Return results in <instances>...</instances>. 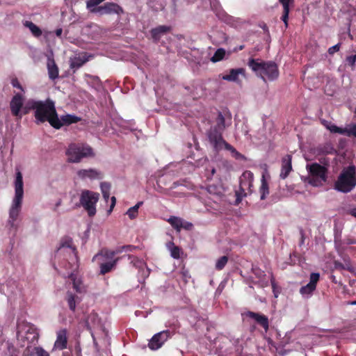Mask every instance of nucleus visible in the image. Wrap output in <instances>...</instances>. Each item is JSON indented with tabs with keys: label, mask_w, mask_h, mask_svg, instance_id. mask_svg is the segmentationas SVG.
Wrapping results in <instances>:
<instances>
[{
	"label": "nucleus",
	"mask_w": 356,
	"mask_h": 356,
	"mask_svg": "<svg viewBox=\"0 0 356 356\" xmlns=\"http://www.w3.org/2000/svg\"><path fill=\"white\" fill-rule=\"evenodd\" d=\"M26 108L34 111V116L37 123L48 121L49 124L56 129H59L65 124L75 123L79 118L72 115H62L58 117L56 111L54 102L50 99L39 101L30 99L26 104Z\"/></svg>",
	"instance_id": "nucleus-1"
},
{
	"label": "nucleus",
	"mask_w": 356,
	"mask_h": 356,
	"mask_svg": "<svg viewBox=\"0 0 356 356\" xmlns=\"http://www.w3.org/2000/svg\"><path fill=\"white\" fill-rule=\"evenodd\" d=\"M15 195L12 200L9 209V218L8 226L10 229L16 230L17 224V219L21 212L23 197H24V182L22 174L19 170L16 172L14 181Z\"/></svg>",
	"instance_id": "nucleus-2"
},
{
	"label": "nucleus",
	"mask_w": 356,
	"mask_h": 356,
	"mask_svg": "<svg viewBox=\"0 0 356 356\" xmlns=\"http://www.w3.org/2000/svg\"><path fill=\"white\" fill-rule=\"evenodd\" d=\"M56 257L58 259L66 260V262L61 264L65 270L71 269L77 270L79 268V260L72 241L70 238L61 240L59 247L56 251Z\"/></svg>",
	"instance_id": "nucleus-3"
},
{
	"label": "nucleus",
	"mask_w": 356,
	"mask_h": 356,
	"mask_svg": "<svg viewBox=\"0 0 356 356\" xmlns=\"http://www.w3.org/2000/svg\"><path fill=\"white\" fill-rule=\"evenodd\" d=\"M134 248L131 245L122 246L115 250H103L93 257V261L97 262L100 267V273L104 275L110 272L115 266L118 259L114 257L123 251H131Z\"/></svg>",
	"instance_id": "nucleus-4"
},
{
	"label": "nucleus",
	"mask_w": 356,
	"mask_h": 356,
	"mask_svg": "<svg viewBox=\"0 0 356 356\" xmlns=\"http://www.w3.org/2000/svg\"><path fill=\"white\" fill-rule=\"evenodd\" d=\"M248 65L264 81L266 80L274 81L279 76L277 66L273 62H264L259 59H250Z\"/></svg>",
	"instance_id": "nucleus-5"
},
{
	"label": "nucleus",
	"mask_w": 356,
	"mask_h": 356,
	"mask_svg": "<svg viewBox=\"0 0 356 356\" xmlns=\"http://www.w3.org/2000/svg\"><path fill=\"white\" fill-rule=\"evenodd\" d=\"M17 337L22 347L29 348L37 343L39 334L35 325L28 322H22L18 325Z\"/></svg>",
	"instance_id": "nucleus-6"
},
{
	"label": "nucleus",
	"mask_w": 356,
	"mask_h": 356,
	"mask_svg": "<svg viewBox=\"0 0 356 356\" xmlns=\"http://www.w3.org/2000/svg\"><path fill=\"white\" fill-rule=\"evenodd\" d=\"M65 154L69 163H79L84 158L93 156L92 148L86 144L72 143L66 149Z\"/></svg>",
	"instance_id": "nucleus-7"
},
{
	"label": "nucleus",
	"mask_w": 356,
	"mask_h": 356,
	"mask_svg": "<svg viewBox=\"0 0 356 356\" xmlns=\"http://www.w3.org/2000/svg\"><path fill=\"white\" fill-rule=\"evenodd\" d=\"M356 186V170L353 165L343 170L335 182V188L343 193L350 192Z\"/></svg>",
	"instance_id": "nucleus-8"
},
{
	"label": "nucleus",
	"mask_w": 356,
	"mask_h": 356,
	"mask_svg": "<svg viewBox=\"0 0 356 356\" xmlns=\"http://www.w3.org/2000/svg\"><path fill=\"white\" fill-rule=\"evenodd\" d=\"M99 199V195L98 193L89 190H83L81 191L79 202L90 217H92L96 214V204Z\"/></svg>",
	"instance_id": "nucleus-9"
},
{
	"label": "nucleus",
	"mask_w": 356,
	"mask_h": 356,
	"mask_svg": "<svg viewBox=\"0 0 356 356\" xmlns=\"http://www.w3.org/2000/svg\"><path fill=\"white\" fill-rule=\"evenodd\" d=\"M215 131H212L209 134V140L210 145L216 151H220L222 149H227L232 154V156L236 159H243L244 156L236 151L232 145L227 143L221 136L220 134Z\"/></svg>",
	"instance_id": "nucleus-10"
},
{
	"label": "nucleus",
	"mask_w": 356,
	"mask_h": 356,
	"mask_svg": "<svg viewBox=\"0 0 356 356\" xmlns=\"http://www.w3.org/2000/svg\"><path fill=\"white\" fill-rule=\"evenodd\" d=\"M306 168L308 171V181L312 186H319L326 181L327 170L325 167L314 163L307 164Z\"/></svg>",
	"instance_id": "nucleus-11"
},
{
	"label": "nucleus",
	"mask_w": 356,
	"mask_h": 356,
	"mask_svg": "<svg viewBox=\"0 0 356 356\" xmlns=\"http://www.w3.org/2000/svg\"><path fill=\"white\" fill-rule=\"evenodd\" d=\"M253 180L254 175L252 172L245 171L242 174L240 178L239 190L236 192L237 202H241L243 197L252 193Z\"/></svg>",
	"instance_id": "nucleus-12"
},
{
	"label": "nucleus",
	"mask_w": 356,
	"mask_h": 356,
	"mask_svg": "<svg viewBox=\"0 0 356 356\" xmlns=\"http://www.w3.org/2000/svg\"><path fill=\"white\" fill-rule=\"evenodd\" d=\"M323 124L331 133L356 138V123L346 124L345 127H339L328 121H323Z\"/></svg>",
	"instance_id": "nucleus-13"
},
{
	"label": "nucleus",
	"mask_w": 356,
	"mask_h": 356,
	"mask_svg": "<svg viewBox=\"0 0 356 356\" xmlns=\"http://www.w3.org/2000/svg\"><path fill=\"white\" fill-rule=\"evenodd\" d=\"M77 270H72L71 269L67 270L65 273L68 276L72 282V286L76 293L79 295H84L86 293V286L83 283L80 276L76 273Z\"/></svg>",
	"instance_id": "nucleus-14"
},
{
	"label": "nucleus",
	"mask_w": 356,
	"mask_h": 356,
	"mask_svg": "<svg viewBox=\"0 0 356 356\" xmlns=\"http://www.w3.org/2000/svg\"><path fill=\"white\" fill-rule=\"evenodd\" d=\"M89 10L92 13H99L101 15H120L123 13L122 8L115 3H106L104 6L98 8H92Z\"/></svg>",
	"instance_id": "nucleus-15"
},
{
	"label": "nucleus",
	"mask_w": 356,
	"mask_h": 356,
	"mask_svg": "<svg viewBox=\"0 0 356 356\" xmlns=\"http://www.w3.org/2000/svg\"><path fill=\"white\" fill-rule=\"evenodd\" d=\"M76 177L79 179L86 180H99L103 178V174L101 171L95 168L81 169L76 172Z\"/></svg>",
	"instance_id": "nucleus-16"
},
{
	"label": "nucleus",
	"mask_w": 356,
	"mask_h": 356,
	"mask_svg": "<svg viewBox=\"0 0 356 356\" xmlns=\"http://www.w3.org/2000/svg\"><path fill=\"white\" fill-rule=\"evenodd\" d=\"M319 277L320 275L317 273H313L310 275L309 282L300 289V293L304 298H308L311 296L316 289Z\"/></svg>",
	"instance_id": "nucleus-17"
},
{
	"label": "nucleus",
	"mask_w": 356,
	"mask_h": 356,
	"mask_svg": "<svg viewBox=\"0 0 356 356\" xmlns=\"http://www.w3.org/2000/svg\"><path fill=\"white\" fill-rule=\"evenodd\" d=\"M245 70L243 68H236L230 70L227 74L222 76V79L227 81L241 84L242 79H245Z\"/></svg>",
	"instance_id": "nucleus-18"
},
{
	"label": "nucleus",
	"mask_w": 356,
	"mask_h": 356,
	"mask_svg": "<svg viewBox=\"0 0 356 356\" xmlns=\"http://www.w3.org/2000/svg\"><path fill=\"white\" fill-rule=\"evenodd\" d=\"M169 338V332L168 331L160 332L154 334L150 339L148 346L151 350H158Z\"/></svg>",
	"instance_id": "nucleus-19"
},
{
	"label": "nucleus",
	"mask_w": 356,
	"mask_h": 356,
	"mask_svg": "<svg viewBox=\"0 0 356 356\" xmlns=\"http://www.w3.org/2000/svg\"><path fill=\"white\" fill-rule=\"evenodd\" d=\"M24 98L22 95L16 94L10 102V109L13 115L21 118V109L22 108Z\"/></svg>",
	"instance_id": "nucleus-20"
},
{
	"label": "nucleus",
	"mask_w": 356,
	"mask_h": 356,
	"mask_svg": "<svg viewBox=\"0 0 356 356\" xmlns=\"http://www.w3.org/2000/svg\"><path fill=\"white\" fill-rule=\"evenodd\" d=\"M270 179V175L268 170L265 168L262 172L261 178V186L259 187V193L261 194V200H265L269 194V186L268 181Z\"/></svg>",
	"instance_id": "nucleus-21"
},
{
	"label": "nucleus",
	"mask_w": 356,
	"mask_h": 356,
	"mask_svg": "<svg viewBox=\"0 0 356 356\" xmlns=\"http://www.w3.org/2000/svg\"><path fill=\"white\" fill-rule=\"evenodd\" d=\"M67 330L61 329L56 332V339L54 342L53 350H63L67 347Z\"/></svg>",
	"instance_id": "nucleus-22"
},
{
	"label": "nucleus",
	"mask_w": 356,
	"mask_h": 356,
	"mask_svg": "<svg viewBox=\"0 0 356 356\" xmlns=\"http://www.w3.org/2000/svg\"><path fill=\"white\" fill-rule=\"evenodd\" d=\"M83 296V295L74 293L72 291H68L67 293L65 300L70 310L75 311L76 305L82 300Z\"/></svg>",
	"instance_id": "nucleus-23"
},
{
	"label": "nucleus",
	"mask_w": 356,
	"mask_h": 356,
	"mask_svg": "<svg viewBox=\"0 0 356 356\" xmlns=\"http://www.w3.org/2000/svg\"><path fill=\"white\" fill-rule=\"evenodd\" d=\"M90 56L85 54L76 55L70 58V67L74 70L81 67L83 64L89 60Z\"/></svg>",
	"instance_id": "nucleus-24"
},
{
	"label": "nucleus",
	"mask_w": 356,
	"mask_h": 356,
	"mask_svg": "<svg viewBox=\"0 0 356 356\" xmlns=\"http://www.w3.org/2000/svg\"><path fill=\"white\" fill-rule=\"evenodd\" d=\"M292 170L291 156H285L282 161V168L280 177L281 179H286Z\"/></svg>",
	"instance_id": "nucleus-25"
},
{
	"label": "nucleus",
	"mask_w": 356,
	"mask_h": 356,
	"mask_svg": "<svg viewBox=\"0 0 356 356\" xmlns=\"http://www.w3.org/2000/svg\"><path fill=\"white\" fill-rule=\"evenodd\" d=\"M245 315L252 319H254L257 323L261 325L266 331L268 329V318L261 314L254 313L252 312H248Z\"/></svg>",
	"instance_id": "nucleus-26"
},
{
	"label": "nucleus",
	"mask_w": 356,
	"mask_h": 356,
	"mask_svg": "<svg viewBox=\"0 0 356 356\" xmlns=\"http://www.w3.org/2000/svg\"><path fill=\"white\" fill-rule=\"evenodd\" d=\"M87 322L88 324L92 326L94 329L102 330L104 334L106 335V332L103 327L102 321L97 314H91L88 316Z\"/></svg>",
	"instance_id": "nucleus-27"
},
{
	"label": "nucleus",
	"mask_w": 356,
	"mask_h": 356,
	"mask_svg": "<svg viewBox=\"0 0 356 356\" xmlns=\"http://www.w3.org/2000/svg\"><path fill=\"white\" fill-rule=\"evenodd\" d=\"M168 222L177 231H180V229L182 227H184L185 229H189L192 226V225L191 223L184 222L182 219L177 218V217L170 218L168 219Z\"/></svg>",
	"instance_id": "nucleus-28"
},
{
	"label": "nucleus",
	"mask_w": 356,
	"mask_h": 356,
	"mask_svg": "<svg viewBox=\"0 0 356 356\" xmlns=\"http://www.w3.org/2000/svg\"><path fill=\"white\" fill-rule=\"evenodd\" d=\"M47 68H48V74L49 76L51 79H55L58 76V67L54 60L50 58H48L47 61Z\"/></svg>",
	"instance_id": "nucleus-29"
},
{
	"label": "nucleus",
	"mask_w": 356,
	"mask_h": 356,
	"mask_svg": "<svg viewBox=\"0 0 356 356\" xmlns=\"http://www.w3.org/2000/svg\"><path fill=\"white\" fill-rule=\"evenodd\" d=\"M168 30L169 27L166 26H159L152 30V36L155 40H159L161 35L166 33Z\"/></svg>",
	"instance_id": "nucleus-30"
},
{
	"label": "nucleus",
	"mask_w": 356,
	"mask_h": 356,
	"mask_svg": "<svg viewBox=\"0 0 356 356\" xmlns=\"http://www.w3.org/2000/svg\"><path fill=\"white\" fill-rule=\"evenodd\" d=\"M23 24L25 27L28 28L30 30V31L34 36L39 37L42 35L41 29L32 22L25 21L24 22Z\"/></svg>",
	"instance_id": "nucleus-31"
},
{
	"label": "nucleus",
	"mask_w": 356,
	"mask_h": 356,
	"mask_svg": "<svg viewBox=\"0 0 356 356\" xmlns=\"http://www.w3.org/2000/svg\"><path fill=\"white\" fill-rule=\"evenodd\" d=\"M216 121H217V124H216V127H214L213 128H212V129L209 131V132L208 135H209L211 132H212V131H215L214 130H216L217 132L220 133V135L222 136V130L224 129V128H225V119H224V117L222 116V114H220H220L218 115V118H217Z\"/></svg>",
	"instance_id": "nucleus-32"
},
{
	"label": "nucleus",
	"mask_w": 356,
	"mask_h": 356,
	"mask_svg": "<svg viewBox=\"0 0 356 356\" xmlns=\"http://www.w3.org/2000/svg\"><path fill=\"white\" fill-rule=\"evenodd\" d=\"M143 204V202H138L135 206L129 208L126 214L129 216L130 219H134L137 217L138 213V209Z\"/></svg>",
	"instance_id": "nucleus-33"
},
{
	"label": "nucleus",
	"mask_w": 356,
	"mask_h": 356,
	"mask_svg": "<svg viewBox=\"0 0 356 356\" xmlns=\"http://www.w3.org/2000/svg\"><path fill=\"white\" fill-rule=\"evenodd\" d=\"M167 248L168 250L170 252V255L174 259H179L180 257V249L175 246L173 243H168L167 244Z\"/></svg>",
	"instance_id": "nucleus-34"
},
{
	"label": "nucleus",
	"mask_w": 356,
	"mask_h": 356,
	"mask_svg": "<svg viewBox=\"0 0 356 356\" xmlns=\"http://www.w3.org/2000/svg\"><path fill=\"white\" fill-rule=\"evenodd\" d=\"M225 54L226 51L224 49H218L214 55L211 57V60L213 63L218 62L225 58Z\"/></svg>",
	"instance_id": "nucleus-35"
},
{
	"label": "nucleus",
	"mask_w": 356,
	"mask_h": 356,
	"mask_svg": "<svg viewBox=\"0 0 356 356\" xmlns=\"http://www.w3.org/2000/svg\"><path fill=\"white\" fill-rule=\"evenodd\" d=\"M227 261H228V258L227 256H222V257H220L218 259H217V261L216 262V265H215L216 269L219 270H222L225 266Z\"/></svg>",
	"instance_id": "nucleus-36"
},
{
	"label": "nucleus",
	"mask_w": 356,
	"mask_h": 356,
	"mask_svg": "<svg viewBox=\"0 0 356 356\" xmlns=\"http://www.w3.org/2000/svg\"><path fill=\"white\" fill-rule=\"evenodd\" d=\"M33 356H49V354L43 348L38 346L34 348Z\"/></svg>",
	"instance_id": "nucleus-37"
},
{
	"label": "nucleus",
	"mask_w": 356,
	"mask_h": 356,
	"mask_svg": "<svg viewBox=\"0 0 356 356\" xmlns=\"http://www.w3.org/2000/svg\"><path fill=\"white\" fill-rule=\"evenodd\" d=\"M138 266V268H140L143 270V276H144V277L149 276V270L143 261H139Z\"/></svg>",
	"instance_id": "nucleus-38"
},
{
	"label": "nucleus",
	"mask_w": 356,
	"mask_h": 356,
	"mask_svg": "<svg viewBox=\"0 0 356 356\" xmlns=\"http://www.w3.org/2000/svg\"><path fill=\"white\" fill-rule=\"evenodd\" d=\"M102 193H108L111 190V185L107 182H102L100 184Z\"/></svg>",
	"instance_id": "nucleus-39"
},
{
	"label": "nucleus",
	"mask_w": 356,
	"mask_h": 356,
	"mask_svg": "<svg viewBox=\"0 0 356 356\" xmlns=\"http://www.w3.org/2000/svg\"><path fill=\"white\" fill-rule=\"evenodd\" d=\"M283 6V10H289L290 4L292 0H279Z\"/></svg>",
	"instance_id": "nucleus-40"
},
{
	"label": "nucleus",
	"mask_w": 356,
	"mask_h": 356,
	"mask_svg": "<svg viewBox=\"0 0 356 356\" xmlns=\"http://www.w3.org/2000/svg\"><path fill=\"white\" fill-rule=\"evenodd\" d=\"M86 77L88 78L87 81L89 83L90 81H91L92 83H94L95 85L99 86V80L97 77H95L90 75H86Z\"/></svg>",
	"instance_id": "nucleus-41"
},
{
	"label": "nucleus",
	"mask_w": 356,
	"mask_h": 356,
	"mask_svg": "<svg viewBox=\"0 0 356 356\" xmlns=\"http://www.w3.org/2000/svg\"><path fill=\"white\" fill-rule=\"evenodd\" d=\"M339 48H340V44L338 43V44L330 47L328 49V53L330 54H333L335 52L338 51L339 50Z\"/></svg>",
	"instance_id": "nucleus-42"
},
{
	"label": "nucleus",
	"mask_w": 356,
	"mask_h": 356,
	"mask_svg": "<svg viewBox=\"0 0 356 356\" xmlns=\"http://www.w3.org/2000/svg\"><path fill=\"white\" fill-rule=\"evenodd\" d=\"M346 60L349 65L353 66L356 62V55L348 56Z\"/></svg>",
	"instance_id": "nucleus-43"
},
{
	"label": "nucleus",
	"mask_w": 356,
	"mask_h": 356,
	"mask_svg": "<svg viewBox=\"0 0 356 356\" xmlns=\"http://www.w3.org/2000/svg\"><path fill=\"white\" fill-rule=\"evenodd\" d=\"M111 203L110 209L108 210V214H110L112 212V211L115 205V203H116V199L114 196L111 197Z\"/></svg>",
	"instance_id": "nucleus-44"
},
{
	"label": "nucleus",
	"mask_w": 356,
	"mask_h": 356,
	"mask_svg": "<svg viewBox=\"0 0 356 356\" xmlns=\"http://www.w3.org/2000/svg\"><path fill=\"white\" fill-rule=\"evenodd\" d=\"M289 10H283V15H282V19L283 22H284L286 26H287V19L289 17Z\"/></svg>",
	"instance_id": "nucleus-45"
},
{
	"label": "nucleus",
	"mask_w": 356,
	"mask_h": 356,
	"mask_svg": "<svg viewBox=\"0 0 356 356\" xmlns=\"http://www.w3.org/2000/svg\"><path fill=\"white\" fill-rule=\"evenodd\" d=\"M12 85L14 88H17L19 90H21L22 91H24L23 88H22V86H21V84L19 83V82L18 81V80L17 79H13L12 81Z\"/></svg>",
	"instance_id": "nucleus-46"
},
{
	"label": "nucleus",
	"mask_w": 356,
	"mask_h": 356,
	"mask_svg": "<svg viewBox=\"0 0 356 356\" xmlns=\"http://www.w3.org/2000/svg\"><path fill=\"white\" fill-rule=\"evenodd\" d=\"M348 213L354 216L355 218H356V207L355 208H353V209H350L348 211Z\"/></svg>",
	"instance_id": "nucleus-47"
},
{
	"label": "nucleus",
	"mask_w": 356,
	"mask_h": 356,
	"mask_svg": "<svg viewBox=\"0 0 356 356\" xmlns=\"http://www.w3.org/2000/svg\"><path fill=\"white\" fill-rule=\"evenodd\" d=\"M102 195H103L104 199L106 201H108L109 196H110V192L102 193Z\"/></svg>",
	"instance_id": "nucleus-48"
},
{
	"label": "nucleus",
	"mask_w": 356,
	"mask_h": 356,
	"mask_svg": "<svg viewBox=\"0 0 356 356\" xmlns=\"http://www.w3.org/2000/svg\"><path fill=\"white\" fill-rule=\"evenodd\" d=\"M62 33H63V29H56V35L58 36V37H60L61 35H62Z\"/></svg>",
	"instance_id": "nucleus-49"
},
{
	"label": "nucleus",
	"mask_w": 356,
	"mask_h": 356,
	"mask_svg": "<svg viewBox=\"0 0 356 356\" xmlns=\"http://www.w3.org/2000/svg\"><path fill=\"white\" fill-rule=\"evenodd\" d=\"M92 338H93L94 343H95V345H97V338H96V337H95V334L93 332L92 333Z\"/></svg>",
	"instance_id": "nucleus-50"
},
{
	"label": "nucleus",
	"mask_w": 356,
	"mask_h": 356,
	"mask_svg": "<svg viewBox=\"0 0 356 356\" xmlns=\"http://www.w3.org/2000/svg\"><path fill=\"white\" fill-rule=\"evenodd\" d=\"M215 172H216L215 169H214V168H212V170H211V173H212V175H213V174L215 173Z\"/></svg>",
	"instance_id": "nucleus-51"
},
{
	"label": "nucleus",
	"mask_w": 356,
	"mask_h": 356,
	"mask_svg": "<svg viewBox=\"0 0 356 356\" xmlns=\"http://www.w3.org/2000/svg\"><path fill=\"white\" fill-rule=\"evenodd\" d=\"M350 304L353 305H356V300L352 302Z\"/></svg>",
	"instance_id": "nucleus-52"
},
{
	"label": "nucleus",
	"mask_w": 356,
	"mask_h": 356,
	"mask_svg": "<svg viewBox=\"0 0 356 356\" xmlns=\"http://www.w3.org/2000/svg\"><path fill=\"white\" fill-rule=\"evenodd\" d=\"M60 202H58L56 205L58 206V205H60Z\"/></svg>",
	"instance_id": "nucleus-53"
}]
</instances>
